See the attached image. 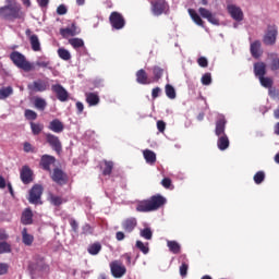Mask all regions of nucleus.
<instances>
[{
    "mask_svg": "<svg viewBox=\"0 0 279 279\" xmlns=\"http://www.w3.org/2000/svg\"><path fill=\"white\" fill-rule=\"evenodd\" d=\"M54 163H56V157L49 156V155H44L41 157L40 165L43 169H45V171H50L51 165H54Z\"/></svg>",
    "mask_w": 279,
    "mask_h": 279,
    "instance_id": "17",
    "label": "nucleus"
},
{
    "mask_svg": "<svg viewBox=\"0 0 279 279\" xmlns=\"http://www.w3.org/2000/svg\"><path fill=\"white\" fill-rule=\"evenodd\" d=\"M226 134V118L220 117L216 122V136H223Z\"/></svg>",
    "mask_w": 279,
    "mask_h": 279,
    "instance_id": "22",
    "label": "nucleus"
},
{
    "mask_svg": "<svg viewBox=\"0 0 279 279\" xmlns=\"http://www.w3.org/2000/svg\"><path fill=\"white\" fill-rule=\"evenodd\" d=\"M198 12L201 14V16L203 19H207V21L209 23H211V25H219V19H217V16H215V14H213L210 11H208L207 9L204 8H199Z\"/></svg>",
    "mask_w": 279,
    "mask_h": 279,
    "instance_id": "14",
    "label": "nucleus"
},
{
    "mask_svg": "<svg viewBox=\"0 0 279 279\" xmlns=\"http://www.w3.org/2000/svg\"><path fill=\"white\" fill-rule=\"evenodd\" d=\"M0 189H5V179L0 175Z\"/></svg>",
    "mask_w": 279,
    "mask_h": 279,
    "instance_id": "64",
    "label": "nucleus"
},
{
    "mask_svg": "<svg viewBox=\"0 0 279 279\" xmlns=\"http://www.w3.org/2000/svg\"><path fill=\"white\" fill-rule=\"evenodd\" d=\"M87 252L92 256H97V254H99V252H101V244L94 243V244L89 245L87 248Z\"/></svg>",
    "mask_w": 279,
    "mask_h": 279,
    "instance_id": "34",
    "label": "nucleus"
},
{
    "mask_svg": "<svg viewBox=\"0 0 279 279\" xmlns=\"http://www.w3.org/2000/svg\"><path fill=\"white\" fill-rule=\"evenodd\" d=\"M80 32V27H76L75 24L60 29V34L63 38H71V36H77Z\"/></svg>",
    "mask_w": 279,
    "mask_h": 279,
    "instance_id": "13",
    "label": "nucleus"
},
{
    "mask_svg": "<svg viewBox=\"0 0 279 279\" xmlns=\"http://www.w3.org/2000/svg\"><path fill=\"white\" fill-rule=\"evenodd\" d=\"M36 65L41 66L43 69H47V66H49V60L40 58L37 60Z\"/></svg>",
    "mask_w": 279,
    "mask_h": 279,
    "instance_id": "50",
    "label": "nucleus"
},
{
    "mask_svg": "<svg viewBox=\"0 0 279 279\" xmlns=\"http://www.w3.org/2000/svg\"><path fill=\"white\" fill-rule=\"evenodd\" d=\"M153 73L155 75V80H160V77H162V69L155 66L153 69Z\"/></svg>",
    "mask_w": 279,
    "mask_h": 279,
    "instance_id": "51",
    "label": "nucleus"
},
{
    "mask_svg": "<svg viewBox=\"0 0 279 279\" xmlns=\"http://www.w3.org/2000/svg\"><path fill=\"white\" fill-rule=\"evenodd\" d=\"M259 82L264 88H271L272 81L269 77L260 76Z\"/></svg>",
    "mask_w": 279,
    "mask_h": 279,
    "instance_id": "47",
    "label": "nucleus"
},
{
    "mask_svg": "<svg viewBox=\"0 0 279 279\" xmlns=\"http://www.w3.org/2000/svg\"><path fill=\"white\" fill-rule=\"evenodd\" d=\"M25 35L29 40L33 51H40V39L38 38V35L32 33V29L29 28L26 29Z\"/></svg>",
    "mask_w": 279,
    "mask_h": 279,
    "instance_id": "10",
    "label": "nucleus"
},
{
    "mask_svg": "<svg viewBox=\"0 0 279 279\" xmlns=\"http://www.w3.org/2000/svg\"><path fill=\"white\" fill-rule=\"evenodd\" d=\"M28 88L36 93H45V90H47V82L40 80L35 81L32 85H28Z\"/></svg>",
    "mask_w": 279,
    "mask_h": 279,
    "instance_id": "18",
    "label": "nucleus"
},
{
    "mask_svg": "<svg viewBox=\"0 0 279 279\" xmlns=\"http://www.w3.org/2000/svg\"><path fill=\"white\" fill-rule=\"evenodd\" d=\"M58 56L59 58H61V60H65V61L71 60V52L64 48L58 49Z\"/></svg>",
    "mask_w": 279,
    "mask_h": 279,
    "instance_id": "36",
    "label": "nucleus"
},
{
    "mask_svg": "<svg viewBox=\"0 0 279 279\" xmlns=\"http://www.w3.org/2000/svg\"><path fill=\"white\" fill-rule=\"evenodd\" d=\"M201 82L203 86H210L213 84V76L210 75V73H205L202 76Z\"/></svg>",
    "mask_w": 279,
    "mask_h": 279,
    "instance_id": "42",
    "label": "nucleus"
},
{
    "mask_svg": "<svg viewBox=\"0 0 279 279\" xmlns=\"http://www.w3.org/2000/svg\"><path fill=\"white\" fill-rule=\"evenodd\" d=\"M66 12H68V10L64 4L59 5L57 9V14H59V15H64V14H66Z\"/></svg>",
    "mask_w": 279,
    "mask_h": 279,
    "instance_id": "54",
    "label": "nucleus"
},
{
    "mask_svg": "<svg viewBox=\"0 0 279 279\" xmlns=\"http://www.w3.org/2000/svg\"><path fill=\"white\" fill-rule=\"evenodd\" d=\"M35 271H38V274H40V276H43L44 274H47V271H49V266L43 262H40L36 267H35Z\"/></svg>",
    "mask_w": 279,
    "mask_h": 279,
    "instance_id": "39",
    "label": "nucleus"
},
{
    "mask_svg": "<svg viewBox=\"0 0 279 279\" xmlns=\"http://www.w3.org/2000/svg\"><path fill=\"white\" fill-rule=\"evenodd\" d=\"M51 90L54 93L59 101H69V92L62 85H52Z\"/></svg>",
    "mask_w": 279,
    "mask_h": 279,
    "instance_id": "7",
    "label": "nucleus"
},
{
    "mask_svg": "<svg viewBox=\"0 0 279 279\" xmlns=\"http://www.w3.org/2000/svg\"><path fill=\"white\" fill-rule=\"evenodd\" d=\"M41 196H43V186L34 185L29 191V196H28L29 204H38L40 202Z\"/></svg>",
    "mask_w": 279,
    "mask_h": 279,
    "instance_id": "8",
    "label": "nucleus"
},
{
    "mask_svg": "<svg viewBox=\"0 0 279 279\" xmlns=\"http://www.w3.org/2000/svg\"><path fill=\"white\" fill-rule=\"evenodd\" d=\"M166 95L169 99H175V88L171 85H166Z\"/></svg>",
    "mask_w": 279,
    "mask_h": 279,
    "instance_id": "45",
    "label": "nucleus"
},
{
    "mask_svg": "<svg viewBox=\"0 0 279 279\" xmlns=\"http://www.w3.org/2000/svg\"><path fill=\"white\" fill-rule=\"evenodd\" d=\"M265 73H267V65L263 62H257L254 64V74L256 77L260 78L265 76Z\"/></svg>",
    "mask_w": 279,
    "mask_h": 279,
    "instance_id": "19",
    "label": "nucleus"
},
{
    "mask_svg": "<svg viewBox=\"0 0 279 279\" xmlns=\"http://www.w3.org/2000/svg\"><path fill=\"white\" fill-rule=\"evenodd\" d=\"M44 128L45 126L40 123L31 122V130L35 136H38V134H40V132H43Z\"/></svg>",
    "mask_w": 279,
    "mask_h": 279,
    "instance_id": "37",
    "label": "nucleus"
},
{
    "mask_svg": "<svg viewBox=\"0 0 279 279\" xmlns=\"http://www.w3.org/2000/svg\"><path fill=\"white\" fill-rule=\"evenodd\" d=\"M159 95H160V87L154 88L151 92L153 99H156V97H158Z\"/></svg>",
    "mask_w": 279,
    "mask_h": 279,
    "instance_id": "60",
    "label": "nucleus"
},
{
    "mask_svg": "<svg viewBox=\"0 0 279 279\" xmlns=\"http://www.w3.org/2000/svg\"><path fill=\"white\" fill-rule=\"evenodd\" d=\"M136 247L144 254H149V243H143V241H136Z\"/></svg>",
    "mask_w": 279,
    "mask_h": 279,
    "instance_id": "38",
    "label": "nucleus"
},
{
    "mask_svg": "<svg viewBox=\"0 0 279 279\" xmlns=\"http://www.w3.org/2000/svg\"><path fill=\"white\" fill-rule=\"evenodd\" d=\"M166 128H167V124L165 123V121H160V120L157 121V130L159 132H165Z\"/></svg>",
    "mask_w": 279,
    "mask_h": 279,
    "instance_id": "56",
    "label": "nucleus"
},
{
    "mask_svg": "<svg viewBox=\"0 0 279 279\" xmlns=\"http://www.w3.org/2000/svg\"><path fill=\"white\" fill-rule=\"evenodd\" d=\"M50 203H51L53 206H60V205L62 204V197L56 196V195H51V196H50Z\"/></svg>",
    "mask_w": 279,
    "mask_h": 279,
    "instance_id": "49",
    "label": "nucleus"
},
{
    "mask_svg": "<svg viewBox=\"0 0 279 279\" xmlns=\"http://www.w3.org/2000/svg\"><path fill=\"white\" fill-rule=\"evenodd\" d=\"M48 130L54 132V134H61V132H64V123H62V121L59 119H54L50 121Z\"/></svg>",
    "mask_w": 279,
    "mask_h": 279,
    "instance_id": "16",
    "label": "nucleus"
},
{
    "mask_svg": "<svg viewBox=\"0 0 279 279\" xmlns=\"http://www.w3.org/2000/svg\"><path fill=\"white\" fill-rule=\"evenodd\" d=\"M52 180L53 182H57V184H64V182H66V177L62 170L54 169L52 173Z\"/></svg>",
    "mask_w": 279,
    "mask_h": 279,
    "instance_id": "21",
    "label": "nucleus"
},
{
    "mask_svg": "<svg viewBox=\"0 0 279 279\" xmlns=\"http://www.w3.org/2000/svg\"><path fill=\"white\" fill-rule=\"evenodd\" d=\"M24 114L28 121H36V119H38V113L31 109H26Z\"/></svg>",
    "mask_w": 279,
    "mask_h": 279,
    "instance_id": "43",
    "label": "nucleus"
},
{
    "mask_svg": "<svg viewBox=\"0 0 279 279\" xmlns=\"http://www.w3.org/2000/svg\"><path fill=\"white\" fill-rule=\"evenodd\" d=\"M34 104L37 110H45V108H47V100H45L44 98H35Z\"/></svg>",
    "mask_w": 279,
    "mask_h": 279,
    "instance_id": "40",
    "label": "nucleus"
},
{
    "mask_svg": "<svg viewBox=\"0 0 279 279\" xmlns=\"http://www.w3.org/2000/svg\"><path fill=\"white\" fill-rule=\"evenodd\" d=\"M8 252H11L10 244H8V242H0V254H5Z\"/></svg>",
    "mask_w": 279,
    "mask_h": 279,
    "instance_id": "48",
    "label": "nucleus"
},
{
    "mask_svg": "<svg viewBox=\"0 0 279 279\" xmlns=\"http://www.w3.org/2000/svg\"><path fill=\"white\" fill-rule=\"evenodd\" d=\"M111 275L113 278H123L124 274L128 272V268L120 260H113L109 264Z\"/></svg>",
    "mask_w": 279,
    "mask_h": 279,
    "instance_id": "4",
    "label": "nucleus"
},
{
    "mask_svg": "<svg viewBox=\"0 0 279 279\" xmlns=\"http://www.w3.org/2000/svg\"><path fill=\"white\" fill-rule=\"evenodd\" d=\"M143 156L148 165L156 163V153L154 150L146 149L143 151Z\"/></svg>",
    "mask_w": 279,
    "mask_h": 279,
    "instance_id": "26",
    "label": "nucleus"
},
{
    "mask_svg": "<svg viewBox=\"0 0 279 279\" xmlns=\"http://www.w3.org/2000/svg\"><path fill=\"white\" fill-rule=\"evenodd\" d=\"M264 181H265V172L258 171V172L254 175V182H255V184H263Z\"/></svg>",
    "mask_w": 279,
    "mask_h": 279,
    "instance_id": "46",
    "label": "nucleus"
},
{
    "mask_svg": "<svg viewBox=\"0 0 279 279\" xmlns=\"http://www.w3.org/2000/svg\"><path fill=\"white\" fill-rule=\"evenodd\" d=\"M105 168L102 170L104 175H110V173H112V167H114V165L112 163V161H104Z\"/></svg>",
    "mask_w": 279,
    "mask_h": 279,
    "instance_id": "44",
    "label": "nucleus"
},
{
    "mask_svg": "<svg viewBox=\"0 0 279 279\" xmlns=\"http://www.w3.org/2000/svg\"><path fill=\"white\" fill-rule=\"evenodd\" d=\"M76 109L78 110V112H84V104L76 102Z\"/></svg>",
    "mask_w": 279,
    "mask_h": 279,
    "instance_id": "63",
    "label": "nucleus"
},
{
    "mask_svg": "<svg viewBox=\"0 0 279 279\" xmlns=\"http://www.w3.org/2000/svg\"><path fill=\"white\" fill-rule=\"evenodd\" d=\"M197 63L203 69H206V66H208V59H206L205 57H201L198 58Z\"/></svg>",
    "mask_w": 279,
    "mask_h": 279,
    "instance_id": "53",
    "label": "nucleus"
},
{
    "mask_svg": "<svg viewBox=\"0 0 279 279\" xmlns=\"http://www.w3.org/2000/svg\"><path fill=\"white\" fill-rule=\"evenodd\" d=\"M251 53L253 58H260V41H254L251 44Z\"/></svg>",
    "mask_w": 279,
    "mask_h": 279,
    "instance_id": "29",
    "label": "nucleus"
},
{
    "mask_svg": "<svg viewBox=\"0 0 279 279\" xmlns=\"http://www.w3.org/2000/svg\"><path fill=\"white\" fill-rule=\"evenodd\" d=\"M8 269H10V266H8V264H0V276H4V274H8Z\"/></svg>",
    "mask_w": 279,
    "mask_h": 279,
    "instance_id": "55",
    "label": "nucleus"
},
{
    "mask_svg": "<svg viewBox=\"0 0 279 279\" xmlns=\"http://www.w3.org/2000/svg\"><path fill=\"white\" fill-rule=\"evenodd\" d=\"M70 226L72 228V230H74V232H77V228H78V225H77V221L75 220H70Z\"/></svg>",
    "mask_w": 279,
    "mask_h": 279,
    "instance_id": "62",
    "label": "nucleus"
},
{
    "mask_svg": "<svg viewBox=\"0 0 279 279\" xmlns=\"http://www.w3.org/2000/svg\"><path fill=\"white\" fill-rule=\"evenodd\" d=\"M109 21L113 29H123V27H125V19H123V15L119 12H112Z\"/></svg>",
    "mask_w": 279,
    "mask_h": 279,
    "instance_id": "5",
    "label": "nucleus"
},
{
    "mask_svg": "<svg viewBox=\"0 0 279 279\" xmlns=\"http://www.w3.org/2000/svg\"><path fill=\"white\" fill-rule=\"evenodd\" d=\"M167 245L169 247V251L172 252V254H180V243L175 242V241H167Z\"/></svg>",
    "mask_w": 279,
    "mask_h": 279,
    "instance_id": "33",
    "label": "nucleus"
},
{
    "mask_svg": "<svg viewBox=\"0 0 279 279\" xmlns=\"http://www.w3.org/2000/svg\"><path fill=\"white\" fill-rule=\"evenodd\" d=\"M151 5L153 14H155V16H160V14H165V12L169 10V5L165 0H153Z\"/></svg>",
    "mask_w": 279,
    "mask_h": 279,
    "instance_id": "6",
    "label": "nucleus"
},
{
    "mask_svg": "<svg viewBox=\"0 0 279 279\" xmlns=\"http://www.w3.org/2000/svg\"><path fill=\"white\" fill-rule=\"evenodd\" d=\"M218 148L223 151L230 147V140H228V135L223 134L218 136Z\"/></svg>",
    "mask_w": 279,
    "mask_h": 279,
    "instance_id": "23",
    "label": "nucleus"
},
{
    "mask_svg": "<svg viewBox=\"0 0 279 279\" xmlns=\"http://www.w3.org/2000/svg\"><path fill=\"white\" fill-rule=\"evenodd\" d=\"M276 36H278V29L276 26L268 27V31L264 37L265 45H274L276 43Z\"/></svg>",
    "mask_w": 279,
    "mask_h": 279,
    "instance_id": "12",
    "label": "nucleus"
},
{
    "mask_svg": "<svg viewBox=\"0 0 279 279\" xmlns=\"http://www.w3.org/2000/svg\"><path fill=\"white\" fill-rule=\"evenodd\" d=\"M140 236H142V239H145L146 241H151L154 232L151 231V228L146 227L140 230Z\"/></svg>",
    "mask_w": 279,
    "mask_h": 279,
    "instance_id": "30",
    "label": "nucleus"
},
{
    "mask_svg": "<svg viewBox=\"0 0 279 279\" xmlns=\"http://www.w3.org/2000/svg\"><path fill=\"white\" fill-rule=\"evenodd\" d=\"M24 151H26V154L33 153L34 151V146H32L29 144V142H25L24 143Z\"/></svg>",
    "mask_w": 279,
    "mask_h": 279,
    "instance_id": "57",
    "label": "nucleus"
},
{
    "mask_svg": "<svg viewBox=\"0 0 279 279\" xmlns=\"http://www.w3.org/2000/svg\"><path fill=\"white\" fill-rule=\"evenodd\" d=\"M271 62H270V69L271 71H278L279 69V58L276 54H270Z\"/></svg>",
    "mask_w": 279,
    "mask_h": 279,
    "instance_id": "41",
    "label": "nucleus"
},
{
    "mask_svg": "<svg viewBox=\"0 0 279 279\" xmlns=\"http://www.w3.org/2000/svg\"><path fill=\"white\" fill-rule=\"evenodd\" d=\"M161 184L165 189H171V179L169 178H165L162 181H161Z\"/></svg>",
    "mask_w": 279,
    "mask_h": 279,
    "instance_id": "58",
    "label": "nucleus"
},
{
    "mask_svg": "<svg viewBox=\"0 0 279 279\" xmlns=\"http://www.w3.org/2000/svg\"><path fill=\"white\" fill-rule=\"evenodd\" d=\"M121 226H122V230H124V232L130 234L134 232V230L136 229V226H138V221L136 220V218L131 217V218L124 219Z\"/></svg>",
    "mask_w": 279,
    "mask_h": 279,
    "instance_id": "11",
    "label": "nucleus"
},
{
    "mask_svg": "<svg viewBox=\"0 0 279 279\" xmlns=\"http://www.w3.org/2000/svg\"><path fill=\"white\" fill-rule=\"evenodd\" d=\"M22 243H24V245H32V243H34V235L29 234L27 232V229H23L22 230Z\"/></svg>",
    "mask_w": 279,
    "mask_h": 279,
    "instance_id": "27",
    "label": "nucleus"
},
{
    "mask_svg": "<svg viewBox=\"0 0 279 279\" xmlns=\"http://www.w3.org/2000/svg\"><path fill=\"white\" fill-rule=\"evenodd\" d=\"M21 180L24 184H29V182H32V169H29V167L24 166L22 168Z\"/></svg>",
    "mask_w": 279,
    "mask_h": 279,
    "instance_id": "20",
    "label": "nucleus"
},
{
    "mask_svg": "<svg viewBox=\"0 0 279 279\" xmlns=\"http://www.w3.org/2000/svg\"><path fill=\"white\" fill-rule=\"evenodd\" d=\"M0 16L7 21H14L16 19H24L25 13L21 11V4L16 3V1L8 0L7 5L0 8Z\"/></svg>",
    "mask_w": 279,
    "mask_h": 279,
    "instance_id": "1",
    "label": "nucleus"
},
{
    "mask_svg": "<svg viewBox=\"0 0 279 279\" xmlns=\"http://www.w3.org/2000/svg\"><path fill=\"white\" fill-rule=\"evenodd\" d=\"M136 80H137L138 84H151V80H149V77H147V73L145 72V70L137 71Z\"/></svg>",
    "mask_w": 279,
    "mask_h": 279,
    "instance_id": "25",
    "label": "nucleus"
},
{
    "mask_svg": "<svg viewBox=\"0 0 279 279\" xmlns=\"http://www.w3.org/2000/svg\"><path fill=\"white\" fill-rule=\"evenodd\" d=\"M46 141L57 151V154H60L62 151V143L60 142V138L51 133L46 134Z\"/></svg>",
    "mask_w": 279,
    "mask_h": 279,
    "instance_id": "9",
    "label": "nucleus"
},
{
    "mask_svg": "<svg viewBox=\"0 0 279 279\" xmlns=\"http://www.w3.org/2000/svg\"><path fill=\"white\" fill-rule=\"evenodd\" d=\"M12 93H14V90L11 86L0 88V99H8Z\"/></svg>",
    "mask_w": 279,
    "mask_h": 279,
    "instance_id": "35",
    "label": "nucleus"
},
{
    "mask_svg": "<svg viewBox=\"0 0 279 279\" xmlns=\"http://www.w3.org/2000/svg\"><path fill=\"white\" fill-rule=\"evenodd\" d=\"M189 14L191 19L194 21V23H196V25L204 27V21H202V17L199 16V14H197L196 10L189 9Z\"/></svg>",
    "mask_w": 279,
    "mask_h": 279,
    "instance_id": "28",
    "label": "nucleus"
},
{
    "mask_svg": "<svg viewBox=\"0 0 279 279\" xmlns=\"http://www.w3.org/2000/svg\"><path fill=\"white\" fill-rule=\"evenodd\" d=\"M86 101L89 106H97L99 104V96L95 93L86 94Z\"/></svg>",
    "mask_w": 279,
    "mask_h": 279,
    "instance_id": "31",
    "label": "nucleus"
},
{
    "mask_svg": "<svg viewBox=\"0 0 279 279\" xmlns=\"http://www.w3.org/2000/svg\"><path fill=\"white\" fill-rule=\"evenodd\" d=\"M116 239L117 241H123V239H125V233H123V231H118L116 233Z\"/></svg>",
    "mask_w": 279,
    "mask_h": 279,
    "instance_id": "59",
    "label": "nucleus"
},
{
    "mask_svg": "<svg viewBox=\"0 0 279 279\" xmlns=\"http://www.w3.org/2000/svg\"><path fill=\"white\" fill-rule=\"evenodd\" d=\"M5 239H8V233H5V230L0 229V242H4Z\"/></svg>",
    "mask_w": 279,
    "mask_h": 279,
    "instance_id": "61",
    "label": "nucleus"
},
{
    "mask_svg": "<svg viewBox=\"0 0 279 279\" xmlns=\"http://www.w3.org/2000/svg\"><path fill=\"white\" fill-rule=\"evenodd\" d=\"M10 58L13 64L17 66V69H22V71H26V72L34 71V64L27 61V59L23 56V53L19 51H13L10 54Z\"/></svg>",
    "mask_w": 279,
    "mask_h": 279,
    "instance_id": "3",
    "label": "nucleus"
},
{
    "mask_svg": "<svg viewBox=\"0 0 279 279\" xmlns=\"http://www.w3.org/2000/svg\"><path fill=\"white\" fill-rule=\"evenodd\" d=\"M187 271H189V264L183 263L180 266V276H182L184 278V276H186Z\"/></svg>",
    "mask_w": 279,
    "mask_h": 279,
    "instance_id": "52",
    "label": "nucleus"
},
{
    "mask_svg": "<svg viewBox=\"0 0 279 279\" xmlns=\"http://www.w3.org/2000/svg\"><path fill=\"white\" fill-rule=\"evenodd\" d=\"M165 204H167V198L157 195L150 197V199L137 202L136 210L137 213H151L158 210V208L165 206Z\"/></svg>",
    "mask_w": 279,
    "mask_h": 279,
    "instance_id": "2",
    "label": "nucleus"
},
{
    "mask_svg": "<svg viewBox=\"0 0 279 279\" xmlns=\"http://www.w3.org/2000/svg\"><path fill=\"white\" fill-rule=\"evenodd\" d=\"M228 12L231 14L232 19L234 21H243V11L241 8L234 5V4H229L228 5Z\"/></svg>",
    "mask_w": 279,
    "mask_h": 279,
    "instance_id": "15",
    "label": "nucleus"
},
{
    "mask_svg": "<svg viewBox=\"0 0 279 279\" xmlns=\"http://www.w3.org/2000/svg\"><path fill=\"white\" fill-rule=\"evenodd\" d=\"M69 44H70L71 47H73V49H75L76 51H78L80 49H84V51H86V47H84V39H81V38H71V39H69Z\"/></svg>",
    "mask_w": 279,
    "mask_h": 279,
    "instance_id": "24",
    "label": "nucleus"
},
{
    "mask_svg": "<svg viewBox=\"0 0 279 279\" xmlns=\"http://www.w3.org/2000/svg\"><path fill=\"white\" fill-rule=\"evenodd\" d=\"M32 217H34V215L29 209L24 210L22 214V223L29 226V223H32Z\"/></svg>",
    "mask_w": 279,
    "mask_h": 279,
    "instance_id": "32",
    "label": "nucleus"
}]
</instances>
